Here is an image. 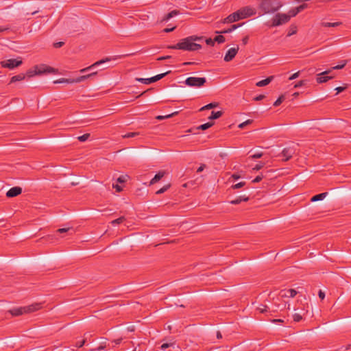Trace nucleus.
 Instances as JSON below:
<instances>
[{
    "instance_id": "f257e3e1",
    "label": "nucleus",
    "mask_w": 351,
    "mask_h": 351,
    "mask_svg": "<svg viewBox=\"0 0 351 351\" xmlns=\"http://www.w3.org/2000/svg\"><path fill=\"white\" fill-rule=\"evenodd\" d=\"M202 39V37L197 36H190L185 38L181 39L177 44L169 45L168 49H180L189 51H198L202 49V45L196 43V41H199Z\"/></svg>"
},
{
    "instance_id": "f03ea898",
    "label": "nucleus",
    "mask_w": 351,
    "mask_h": 351,
    "mask_svg": "<svg viewBox=\"0 0 351 351\" xmlns=\"http://www.w3.org/2000/svg\"><path fill=\"white\" fill-rule=\"evenodd\" d=\"M282 5L283 4L280 0H261L258 9L263 14H273L277 12Z\"/></svg>"
},
{
    "instance_id": "7ed1b4c3",
    "label": "nucleus",
    "mask_w": 351,
    "mask_h": 351,
    "mask_svg": "<svg viewBox=\"0 0 351 351\" xmlns=\"http://www.w3.org/2000/svg\"><path fill=\"white\" fill-rule=\"evenodd\" d=\"M42 308V304L41 303H34L32 304L19 307V308H14L13 309H11L10 311V313L13 316H19L24 313H30L35 312Z\"/></svg>"
},
{
    "instance_id": "20e7f679",
    "label": "nucleus",
    "mask_w": 351,
    "mask_h": 351,
    "mask_svg": "<svg viewBox=\"0 0 351 351\" xmlns=\"http://www.w3.org/2000/svg\"><path fill=\"white\" fill-rule=\"evenodd\" d=\"M58 73V70L47 66L46 64H40L36 65L34 66V70H28L26 73L25 76L27 75L29 77H33L36 75H41L44 73H53L56 74Z\"/></svg>"
},
{
    "instance_id": "39448f33",
    "label": "nucleus",
    "mask_w": 351,
    "mask_h": 351,
    "mask_svg": "<svg viewBox=\"0 0 351 351\" xmlns=\"http://www.w3.org/2000/svg\"><path fill=\"white\" fill-rule=\"evenodd\" d=\"M290 20L287 14L278 13L271 19L270 27H276L287 23Z\"/></svg>"
},
{
    "instance_id": "423d86ee",
    "label": "nucleus",
    "mask_w": 351,
    "mask_h": 351,
    "mask_svg": "<svg viewBox=\"0 0 351 351\" xmlns=\"http://www.w3.org/2000/svg\"><path fill=\"white\" fill-rule=\"evenodd\" d=\"M206 82L205 77H189L184 82L185 84L191 87H201Z\"/></svg>"
},
{
    "instance_id": "0eeeda50",
    "label": "nucleus",
    "mask_w": 351,
    "mask_h": 351,
    "mask_svg": "<svg viewBox=\"0 0 351 351\" xmlns=\"http://www.w3.org/2000/svg\"><path fill=\"white\" fill-rule=\"evenodd\" d=\"M298 146V145H293L292 146L284 148L281 153L282 156L284 157L282 160L288 161L289 160H290L292 158V156L296 153Z\"/></svg>"
},
{
    "instance_id": "6e6552de",
    "label": "nucleus",
    "mask_w": 351,
    "mask_h": 351,
    "mask_svg": "<svg viewBox=\"0 0 351 351\" xmlns=\"http://www.w3.org/2000/svg\"><path fill=\"white\" fill-rule=\"evenodd\" d=\"M0 64L1 67L3 68H8L10 69H13L21 65L22 60L17 59H9L7 60L1 61Z\"/></svg>"
},
{
    "instance_id": "1a4fd4ad",
    "label": "nucleus",
    "mask_w": 351,
    "mask_h": 351,
    "mask_svg": "<svg viewBox=\"0 0 351 351\" xmlns=\"http://www.w3.org/2000/svg\"><path fill=\"white\" fill-rule=\"evenodd\" d=\"M241 19H246L256 14L254 8L250 6L242 8L237 10Z\"/></svg>"
},
{
    "instance_id": "9d476101",
    "label": "nucleus",
    "mask_w": 351,
    "mask_h": 351,
    "mask_svg": "<svg viewBox=\"0 0 351 351\" xmlns=\"http://www.w3.org/2000/svg\"><path fill=\"white\" fill-rule=\"evenodd\" d=\"M126 55L119 56H115V57H107V58H106L104 59L100 60L95 62L94 64H93L92 65H90V66L86 67V68L81 69L80 70V73H84V72H86L87 71H89V70L92 69L93 68H95V67H96V66H99V65H100V64H103L104 62H109V61H110L112 60H117V58H121V57H124Z\"/></svg>"
},
{
    "instance_id": "9b49d317",
    "label": "nucleus",
    "mask_w": 351,
    "mask_h": 351,
    "mask_svg": "<svg viewBox=\"0 0 351 351\" xmlns=\"http://www.w3.org/2000/svg\"><path fill=\"white\" fill-rule=\"evenodd\" d=\"M330 70H327L324 72H322L317 75V82L318 84H322L328 82L329 80L332 79L333 76H328V74L330 73Z\"/></svg>"
},
{
    "instance_id": "f8f14e48",
    "label": "nucleus",
    "mask_w": 351,
    "mask_h": 351,
    "mask_svg": "<svg viewBox=\"0 0 351 351\" xmlns=\"http://www.w3.org/2000/svg\"><path fill=\"white\" fill-rule=\"evenodd\" d=\"M239 49V47L238 45L236 47L229 49L224 56V61L230 62L232 60H233V58L236 56L237 53H238Z\"/></svg>"
},
{
    "instance_id": "ddd939ff",
    "label": "nucleus",
    "mask_w": 351,
    "mask_h": 351,
    "mask_svg": "<svg viewBox=\"0 0 351 351\" xmlns=\"http://www.w3.org/2000/svg\"><path fill=\"white\" fill-rule=\"evenodd\" d=\"M241 20L238 12H233L232 14L228 16L223 21V23H232Z\"/></svg>"
},
{
    "instance_id": "4468645a",
    "label": "nucleus",
    "mask_w": 351,
    "mask_h": 351,
    "mask_svg": "<svg viewBox=\"0 0 351 351\" xmlns=\"http://www.w3.org/2000/svg\"><path fill=\"white\" fill-rule=\"evenodd\" d=\"M22 193V189L19 186H14L11 188L6 193V196L8 197H16Z\"/></svg>"
},
{
    "instance_id": "2eb2a0df",
    "label": "nucleus",
    "mask_w": 351,
    "mask_h": 351,
    "mask_svg": "<svg viewBox=\"0 0 351 351\" xmlns=\"http://www.w3.org/2000/svg\"><path fill=\"white\" fill-rule=\"evenodd\" d=\"M297 291L295 289H290L289 290H282L280 292L281 298H293L296 295Z\"/></svg>"
},
{
    "instance_id": "dca6fc26",
    "label": "nucleus",
    "mask_w": 351,
    "mask_h": 351,
    "mask_svg": "<svg viewBox=\"0 0 351 351\" xmlns=\"http://www.w3.org/2000/svg\"><path fill=\"white\" fill-rule=\"evenodd\" d=\"M97 73V72L96 71V72H93L92 73L88 74V75L80 76V77H77L76 79L71 80V82H72V83H74V82H75V83L81 82L88 79V77L93 76V75H95Z\"/></svg>"
},
{
    "instance_id": "f3484780",
    "label": "nucleus",
    "mask_w": 351,
    "mask_h": 351,
    "mask_svg": "<svg viewBox=\"0 0 351 351\" xmlns=\"http://www.w3.org/2000/svg\"><path fill=\"white\" fill-rule=\"evenodd\" d=\"M165 172L163 171H160L158 172L155 176L151 180L150 184H154L155 183L158 182L159 180H160L165 176Z\"/></svg>"
},
{
    "instance_id": "a211bd4d",
    "label": "nucleus",
    "mask_w": 351,
    "mask_h": 351,
    "mask_svg": "<svg viewBox=\"0 0 351 351\" xmlns=\"http://www.w3.org/2000/svg\"><path fill=\"white\" fill-rule=\"evenodd\" d=\"M274 77L273 75L269 76L265 80L258 82L256 84V85L258 87H263V86H267L273 80Z\"/></svg>"
},
{
    "instance_id": "6ab92c4d",
    "label": "nucleus",
    "mask_w": 351,
    "mask_h": 351,
    "mask_svg": "<svg viewBox=\"0 0 351 351\" xmlns=\"http://www.w3.org/2000/svg\"><path fill=\"white\" fill-rule=\"evenodd\" d=\"M243 24V23L232 25L230 28L225 29H223V30H222L221 32H216V33L217 34H228V33H230L232 31H234L236 29H237L239 27H241Z\"/></svg>"
},
{
    "instance_id": "aec40b11",
    "label": "nucleus",
    "mask_w": 351,
    "mask_h": 351,
    "mask_svg": "<svg viewBox=\"0 0 351 351\" xmlns=\"http://www.w3.org/2000/svg\"><path fill=\"white\" fill-rule=\"evenodd\" d=\"M249 200V197H246L245 195L239 196L237 197L236 199L230 201V204H239L241 203L242 202H247Z\"/></svg>"
},
{
    "instance_id": "412c9836",
    "label": "nucleus",
    "mask_w": 351,
    "mask_h": 351,
    "mask_svg": "<svg viewBox=\"0 0 351 351\" xmlns=\"http://www.w3.org/2000/svg\"><path fill=\"white\" fill-rule=\"evenodd\" d=\"M179 14V11L176 10H172L171 12H169L167 14H166L162 21H164V22H167L170 19H171L172 17L175 16H177L178 14Z\"/></svg>"
},
{
    "instance_id": "4be33fe9",
    "label": "nucleus",
    "mask_w": 351,
    "mask_h": 351,
    "mask_svg": "<svg viewBox=\"0 0 351 351\" xmlns=\"http://www.w3.org/2000/svg\"><path fill=\"white\" fill-rule=\"evenodd\" d=\"M327 195H328L327 192L315 195L311 197V202H317V201L322 200L327 196Z\"/></svg>"
},
{
    "instance_id": "5701e85b",
    "label": "nucleus",
    "mask_w": 351,
    "mask_h": 351,
    "mask_svg": "<svg viewBox=\"0 0 351 351\" xmlns=\"http://www.w3.org/2000/svg\"><path fill=\"white\" fill-rule=\"evenodd\" d=\"M171 73V71H167L164 73H161V74H158L156 76H154L152 77H150L151 78V82L153 83V82H156L160 80H161L162 78H163L165 76H166L167 74L170 73Z\"/></svg>"
},
{
    "instance_id": "b1692460",
    "label": "nucleus",
    "mask_w": 351,
    "mask_h": 351,
    "mask_svg": "<svg viewBox=\"0 0 351 351\" xmlns=\"http://www.w3.org/2000/svg\"><path fill=\"white\" fill-rule=\"evenodd\" d=\"M25 78V75L23 73H20L19 75L13 76L10 80V83L21 81L23 80Z\"/></svg>"
},
{
    "instance_id": "393cba45",
    "label": "nucleus",
    "mask_w": 351,
    "mask_h": 351,
    "mask_svg": "<svg viewBox=\"0 0 351 351\" xmlns=\"http://www.w3.org/2000/svg\"><path fill=\"white\" fill-rule=\"evenodd\" d=\"M305 315L304 310H302V313H295L293 315V321L299 322L302 319V317Z\"/></svg>"
},
{
    "instance_id": "a878e982",
    "label": "nucleus",
    "mask_w": 351,
    "mask_h": 351,
    "mask_svg": "<svg viewBox=\"0 0 351 351\" xmlns=\"http://www.w3.org/2000/svg\"><path fill=\"white\" fill-rule=\"evenodd\" d=\"M87 336H88V334L85 333L84 335V339L80 341L76 342L75 345L74 346L75 348H82L83 346H84V344L86 343V342L88 340Z\"/></svg>"
},
{
    "instance_id": "bb28decb",
    "label": "nucleus",
    "mask_w": 351,
    "mask_h": 351,
    "mask_svg": "<svg viewBox=\"0 0 351 351\" xmlns=\"http://www.w3.org/2000/svg\"><path fill=\"white\" fill-rule=\"evenodd\" d=\"M341 25V22H335V23H329V22H324L322 23V25L326 27H335Z\"/></svg>"
},
{
    "instance_id": "cd10ccee",
    "label": "nucleus",
    "mask_w": 351,
    "mask_h": 351,
    "mask_svg": "<svg viewBox=\"0 0 351 351\" xmlns=\"http://www.w3.org/2000/svg\"><path fill=\"white\" fill-rule=\"evenodd\" d=\"M222 114H223V112L221 111H217V112L213 111L211 112L210 116L208 117V119L210 120L217 119H219V117H221L222 116Z\"/></svg>"
},
{
    "instance_id": "c85d7f7f",
    "label": "nucleus",
    "mask_w": 351,
    "mask_h": 351,
    "mask_svg": "<svg viewBox=\"0 0 351 351\" xmlns=\"http://www.w3.org/2000/svg\"><path fill=\"white\" fill-rule=\"evenodd\" d=\"M217 106H218V103H217V102L210 103V104L202 107L199 110L203 111L205 110L212 109V108L217 107Z\"/></svg>"
},
{
    "instance_id": "c756f323",
    "label": "nucleus",
    "mask_w": 351,
    "mask_h": 351,
    "mask_svg": "<svg viewBox=\"0 0 351 351\" xmlns=\"http://www.w3.org/2000/svg\"><path fill=\"white\" fill-rule=\"evenodd\" d=\"M214 123L213 122H208V123H204L202 125H200L199 127H197V130H206L208 128H210V127H212Z\"/></svg>"
},
{
    "instance_id": "7c9ffc66",
    "label": "nucleus",
    "mask_w": 351,
    "mask_h": 351,
    "mask_svg": "<svg viewBox=\"0 0 351 351\" xmlns=\"http://www.w3.org/2000/svg\"><path fill=\"white\" fill-rule=\"evenodd\" d=\"M106 347H107L106 341H104L101 342L99 346H98L97 348L92 349L91 351H100V350L106 349Z\"/></svg>"
},
{
    "instance_id": "2f4dec72",
    "label": "nucleus",
    "mask_w": 351,
    "mask_h": 351,
    "mask_svg": "<svg viewBox=\"0 0 351 351\" xmlns=\"http://www.w3.org/2000/svg\"><path fill=\"white\" fill-rule=\"evenodd\" d=\"M178 112H174L171 114H167V115H165V116H162V115H158L156 117V119L158 120H163L165 119H168V118H171L176 114H178Z\"/></svg>"
},
{
    "instance_id": "473e14b6",
    "label": "nucleus",
    "mask_w": 351,
    "mask_h": 351,
    "mask_svg": "<svg viewBox=\"0 0 351 351\" xmlns=\"http://www.w3.org/2000/svg\"><path fill=\"white\" fill-rule=\"evenodd\" d=\"M125 218L124 217H120L119 218L114 219L111 221L112 225L115 226L121 223L124 221Z\"/></svg>"
},
{
    "instance_id": "72a5a7b5",
    "label": "nucleus",
    "mask_w": 351,
    "mask_h": 351,
    "mask_svg": "<svg viewBox=\"0 0 351 351\" xmlns=\"http://www.w3.org/2000/svg\"><path fill=\"white\" fill-rule=\"evenodd\" d=\"M90 134L89 133H86L82 136H80L77 137V139L80 141V142H84L86 141V140L88 139V138L90 137Z\"/></svg>"
},
{
    "instance_id": "f704fd0d",
    "label": "nucleus",
    "mask_w": 351,
    "mask_h": 351,
    "mask_svg": "<svg viewBox=\"0 0 351 351\" xmlns=\"http://www.w3.org/2000/svg\"><path fill=\"white\" fill-rule=\"evenodd\" d=\"M225 40V37L223 35L219 34L215 37V41L218 43H223Z\"/></svg>"
},
{
    "instance_id": "c9c22d12",
    "label": "nucleus",
    "mask_w": 351,
    "mask_h": 351,
    "mask_svg": "<svg viewBox=\"0 0 351 351\" xmlns=\"http://www.w3.org/2000/svg\"><path fill=\"white\" fill-rule=\"evenodd\" d=\"M341 62L342 63L341 64H338V65H337L335 66H333L332 69H336V70H339V69H343L346 65V64L348 63V60H342Z\"/></svg>"
},
{
    "instance_id": "e433bc0d",
    "label": "nucleus",
    "mask_w": 351,
    "mask_h": 351,
    "mask_svg": "<svg viewBox=\"0 0 351 351\" xmlns=\"http://www.w3.org/2000/svg\"><path fill=\"white\" fill-rule=\"evenodd\" d=\"M136 80L145 84H149L152 83L151 81H149L151 80V78H136Z\"/></svg>"
},
{
    "instance_id": "4c0bfd02",
    "label": "nucleus",
    "mask_w": 351,
    "mask_h": 351,
    "mask_svg": "<svg viewBox=\"0 0 351 351\" xmlns=\"http://www.w3.org/2000/svg\"><path fill=\"white\" fill-rule=\"evenodd\" d=\"M285 100V97L283 95L280 96L276 101L274 103V106H280L282 101Z\"/></svg>"
},
{
    "instance_id": "58836bf2",
    "label": "nucleus",
    "mask_w": 351,
    "mask_h": 351,
    "mask_svg": "<svg viewBox=\"0 0 351 351\" xmlns=\"http://www.w3.org/2000/svg\"><path fill=\"white\" fill-rule=\"evenodd\" d=\"M253 122L252 119H247V121L240 123L239 125V128L241 129H243L246 125L251 124Z\"/></svg>"
},
{
    "instance_id": "ea45409f",
    "label": "nucleus",
    "mask_w": 351,
    "mask_h": 351,
    "mask_svg": "<svg viewBox=\"0 0 351 351\" xmlns=\"http://www.w3.org/2000/svg\"><path fill=\"white\" fill-rule=\"evenodd\" d=\"M170 187V184H167L165 186H164L162 188H161L160 189H159L158 191H156V194H162L163 193H165V191H167L169 188Z\"/></svg>"
},
{
    "instance_id": "a19ab883",
    "label": "nucleus",
    "mask_w": 351,
    "mask_h": 351,
    "mask_svg": "<svg viewBox=\"0 0 351 351\" xmlns=\"http://www.w3.org/2000/svg\"><path fill=\"white\" fill-rule=\"evenodd\" d=\"M139 134L138 132H128L123 136V138H133Z\"/></svg>"
},
{
    "instance_id": "79ce46f5",
    "label": "nucleus",
    "mask_w": 351,
    "mask_h": 351,
    "mask_svg": "<svg viewBox=\"0 0 351 351\" xmlns=\"http://www.w3.org/2000/svg\"><path fill=\"white\" fill-rule=\"evenodd\" d=\"M71 79H65V78H60L58 80L54 81V84H59V83H71Z\"/></svg>"
},
{
    "instance_id": "37998d69",
    "label": "nucleus",
    "mask_w": 351,
    "mask_h": 351,
    "mask_svg": "<svg viewBox=\"0 0 351 351\" xmlns=\"http://www.w3.org/2000/svg\"><path fill=\"white\" fill-rule=\"evenodd\" d=\"M298 13L299 12L297 11V8H295L289 10L288 16H290V18L293 17V16H296Z\"/></svg>"
},
{
    "instance_id": "c03bdc74",
    "label": "nucleus",
    "mask_w": 351,
    "mask_h": 351,
    "mask_svg": "<svg viewBox=\"0 0 351 351\" xmlns=\"http://www.w3.org/2000/svg\"><path fill=\"white\" fill-rule=\"evenodd\" d=\"M267 308L268 307L266 305L261 304L257 308V310L259 311L260 313H263L267 311Z\"/></svg>"
},
{
    "instance_id": "a18cd8bd",
    "label": "nucleus",
    "mask_w": 351,
    "mask_h": 351,
    "mask_svg": "<svg viewBox=\"0 0 351 351\" xmlns=\"http://www.w3.org/2000/svg\"><path fill=\"white\" fill-rule=\"evenodd\" d=\"M265 165L264 162H260L259 163L256 164L255 167L253 168V170L258 171L261 169Z\"/></svg>"
},
{
    "instance_id": "49530a36",
    "label": "nucleus",
    "mask_w": 351,
    "mask_h": 351,
    "mask_svg": "<svg viewBox=\"0 0 351 351\" xmlns=\"http://www.w3.org/2000/svg\"><path fill=\"white\" fill-rule=\"evenodd\" d=\"M264 178L263 173H261V175H258L253 180H252V182L254 183H258L259 182H261L263 178Z\"/></svg>"
},
{
    "instance_id": "de8ad7c7",
    "label": "nucleus",
    "mask_w": 351,
    "mask_h": 351,
    "mask_svg": "<svg viewBox=\"0 0 351 351\" xmlns=\"http://www.w3.org/2000/svg\"><path fill=\"white\" fill-rule=\"evenodd\" d=\"M245 185V182H239V183H237L236 184L232 185V187L233 189H240V188L244 186Z\"/></svg>"
},
{
    "instance_id": "09e8293b",
    "label": "nucleus",
    "mask_w": 351,
    "mask_h": 351,
    "mask_svg": "<svg viewBox=\"0 0 351 351\" xmlns=\"http://www.w3.org/2000/svg\"><path fill=\"white\" fill-rule=\"evenodd\" d=\"M307 6H308L307 4L303 3V4L299 5L298 7L296 8H297V11L298 12H300L303 10L306 9L307 8Z\"/></svg>"
},
{
    "instance_id": "8fccbe9b",
    "label": "nucleus",
    "mask_w": 351,
    "mask_h": 351,
    "mask_svg": "<svg viewBox=\"0 0 351 351\" xmlns=\"http://www.w3.org/2000/svg\"><path fill=\"white\" fill-rule=\"evenodd\" d=\"M305 84H306V80H300L295 84L294 88H299Z\"/></svg>"
},
{
    "instance_id": "3c124183",
    "label": "nucleus",
    "mask_w": 351,
    "mask_h": 351,
    "mask_svg": "<svg viewBox=\"0 0 351 351\" xmlns=\"http://www.w3.org/2000/svg\"><path fill=\"white\" fill-rule=\"evenodd\" d=\"M263 156V153L262 152H259V153H256L252 156H250V157L252 158V159H257V158H260Z\"/></svg>"
},
{
    "instance_id": "603ef678",
    "label": "nucleus",
    "mask_w": 351,
    "mask_h": 351,
    "mask_svg": "<svg viewBox=\"0 0 351 351\" xmlns=\"http://www.w3.org/2000/svg\"><path fill=\"white\" fill-rule=\"evenodd\" d=\"M300 73V71H298V72H296V73H293V75H291L289 77V80H293L296 79L297 77H299Z\"/></svg>"
},
{
    "instance_id": "864d4df0",
    "label": "nucleus",
    "mask_w": 351,
    "mask_h": 351,
    "mask_svg": "<svg viewBox=\"0 0 351 351\" xmlns=\"http://www.w3.org/2000/svg\"><path fill=\"white\" fill-rule=\"evenodd\" d=\"M70 230H73L72 228H60L58 230H57V232L58 233H64V232H67Z\"/></svg>"
},
{
    "instance_id": "5fc2aeb1",
    "label": "nucleus",
    "mask_w": 351,
    "mask_h": 351,
    "mask_svg": "<svg viewBox=\"0 0 351 351\" xmlns=\"http://www.w3.org/2000/svg\"><path fill=\"white\" fill-rule=\"evenodd\" d=\"M127 180V178L126 176H120L117 178V182L119 183H124L125 182H126Z\"/></svg>"
},
{
    "instance_id": "6e6d98bb",
    "label": "nucleus",
    "mask_w": 351,
    "mask_h": 351,
    "mask_svg": "<svg viewBox=\"0 0 351 351\" xmlns=\"http://www.w3.org/2000/svg\"><path fill=\"white\" fill-rule=\"evenodd\" d=\"M206 43L208 45H211V46H213L215 45V38L214 39H212V38H207L206 40Z\"/></svg>"
},
{
    "instance_id": "4d7b16f0",
    "label": "nucleus",
    "mask_w": 351,
    "mask_h": 351,
    "mask_svg": "<svg viewBox=\"0 0 351 351\" xmlns=\"http://www.w3.org/2000/svg\"><path fill=\"white\" fill-rule=\"evenodd\" d=\"M346 88V87L339 86L335 88V90H337V94H338L343 92Z\"/></svg>"
},
{
    "instance_id": "13d9d810",
    "label": "nucleus",
    "mask_w": 351,
    "mask_h": 351,
    "mask_svg": "<svg viewBox=\"0 0 351 351\" xmlns=\"http://www.w3.org/2000/svg\"><path fill=\"white\" fill-rule=\"evenodd\" d=\"M64 42H58L53 44L54 47L56 48H60L64 45Z\"/></svg>"
},
{
    "instance_id": "bf43d9fd",
    "label": "nucleus",
    "mask_w": 351,
    "mask_h": 351,
    "mask_svg": "<svg viewBox=\"0 0 351 351\" xmlns=\"http://www.w3.org/2000/svg\"><path fill=\"white\" fill-rule=\"evenodd\" d=\"M318 295L321 300H324L325 298V293L322 290H319L318 292Z\"/></svg>"
},
{
    "instance_id": "052dcab7",
    "label": "nucleus",
    "mask_w": 351,
    "mask_h": 351,
    "mask_svg": "<svg viewBox=\"0 0 351 351\" xmlns=\"http://www.w3.org/2000/svg\"><path fill=\"white\" fill-rule=\"evenodd\" d=\"M265 97V96L264 95H259L256 96V97H254V99L255 101H261V100L263 99Z\"/></svg>"
},
{
    "instance_id": "680f3d73",
    "label": "nucleus",
    "mask_w": 351,
    "mask_h": 351,
    "mask_svg": "<svg viewBox=\"0 0 351 351\" xmlns=\"http://www.w3.org/2000/svg\"><path fill=\"white\" fill-rule=\"evenodd\" d=\"M113 188H114L117 192H121L123 190L122 187L118 184H113Z\"/></svg>"
},
{
    "instance_id": "e2e57ef3",
    "label": "nucleus",
    "mask_w": 351,
    "mask_h": 351,
    "mask_svg": "<svg viewBox=\"0 0 351 351\" xmlns=\"http://www.w3.org/2000/svg\"><path fill=\"white\" fill-rule=\"evenodd\" d=\"M206 167V165L202 164L200 167L197 169V172L200 173L202 172Z\"/></svg>"
},
{
    "instance_id": "0e129e2a",
    "label": "nucleus",
    "mask_w": 351,
    "mask_h": 351,
    "mask_svg": "<svg viewBox=\"0 0 351 351\" xmlns=\"http://www.w3.org/2000/svg\"><path fill=\"white\" fill-rule=\"evenodd\" d=\"M176 26L175 27H173L171 28H165L163 32H166V33H169V32H173L175 29H176Z\"/></svg>"
},
{
    "instance_id": "69168bd1",
    "label": "nucleus",
    "mask_w": 351,
    "mask_h": 351,
    "mask_svg": "<svg viewBox=\"0 0 351 351\" xmlns=\"http://www.w3.org/2000/svg\"><path fill=\"white\" fill-rule=\"evenodd\" d=\"M171 58V56H161V57H159L157 60L160 61V60H167Z\"/></svg>"
},
{
    "instance_id": "338daca9",
    "label": "nucleus",
    "mask_w": 351,
    "mask_h": 351,
    "mask_svg": "<svg viewBox=\"0 0 351 351\" xmlns=\"http://www.w3.org/2000/svg\"><path fill=\"white\" fill-rule=\"evenodd\" d=\"M248 40H249L248 36H246L243 37V39H242L243 44V45H246L247 43Z\"/></svg>"
},
{
    "instance_id": "774afa93",
    "label": "nucleus",
    "mask_w": 351,
    "mask_h": 351,
    "mask_svg": "<svg viewBox=\"0 0 351 351\" xmlns=\"http://www.w3.org/2000/svg\"><path fill=\"white\" fill-rule=\"evenodd\" d=\"M170 346L169 343H165L161 346V349L165 350Z\"/></svg>"
}]
</instances>
